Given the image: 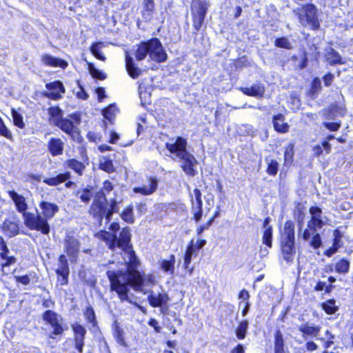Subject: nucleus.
<instances>
[{
    "label": "nucleus",
    "instance_id": "f257e3e1",
    "mask_svg": "<svg viewBox=\"0 0 353 353\" xmlns=\"http://www.w3.org/2000/svg\"><path fill=\"white\" fill-rule=\"evenodd\" d=\"M100 239L106 242L108 248L113 252H119L122 256L123 262L125 265L124 271L115 272L108 270L107 276L110 281L111 290L117 292L119 297L122 300H128L126 290L127 284H131L137 290H141V278L137 270L139 264V260L132 250L130 243L131 234L129 228H124L118 237L114 233L101 231L97 234Z\"/></svg>",
    "mask_w": 353,
    "mask_h": 353
},
{
    "label": "nucleus",
    "instance_id": "f03ea898",
    "mask_svg": "<svg viewBox=\"0 0 353 353\" xmlns=\"http://www.w3.org/2000/svg\"><path fill=\"white\" fill-rule=\"evenodd\" d=\"M8 194L14 201L17 211L22 214L24 224L27 228L32 230L40 231L43 234H48L50 225L47 224L44 219L41 218V214H37L26 212L28 204L23 196L19 194L14 190H9Z\"/></svg>",
    "mask_w": 353,
    "mask_h": 353
},
{
    "label": "nucleus",
    "instance_id": "7ed1b4c3",
    "mask_svg": "<svg viewBox=\"0 0 353 353\" xmlns=\"http://www.w3.org/2000/svg\"><path fill=\"white\" fill-rule=\"evenodd\" d=\"M187 141L184 138L179 137L173 138L165 143L166 149L173 154L172 159L176 158L182 160L181 168L189 176H194L196 174L194 166L197 163L196 159L186 149Z\"/></svg>",
    "mask_w": 353,
    "mask_h": 353
},
{
    "label": "nucleus",
    "instance_id": "20e7f679",
    "mask_svg": "<svg viewBox=\"0 0 353 353\" xmlns=\"http://www.w3.org/2000/svg\"><path fill=\"white\" fill-rule=\"evenodd\" d=\"M134 55L137 61L143 60L147 55L151 60L159 63L165 61L167 59V54L161 43L156 38L141 42L138 45Z\"/></svg>",
    "mask_w": 353,
    "mask_h": 353
},
{
    "label": "nucleus",
    "instance_id": "39448f33",
    "mask_svg": "<svg viewBox=\"0 0 353 353\" xmlns=\"http://www.w3.org/2000/svg\"><path fill=\"white\" fill-rule=\"evenodd\" d=\"M327 223V219L323 216L322 210L318 207L310 208V231L314 230V231L311 233L312 240H310V245L314 248H318L321 247L322 242L321 238V234L316 232L317 229H321L323 225Z\"/></svg>",
    "mask_w": 353,
    "mask_h": 353
},
{
    "label": "nucleus",
    "instance_id": "423d86ee",
    "mask_svg": "<svg viewBox=\"0 0 353 353\" xmlns=\"http://www.w3.org/2000/svg\"><path fill=\"white\" fill-rule=\"evenodd\" d=\"M139 276H140V278H141V283H140V286H141V290H136L134 286L131 284H127V286H128V290H126V294H127V296H128V300H125L126 301H128L130 303H132V301L130 300V299L129 298V296H128V292H129V288L130 287H132L135 291H137V292H143V294H147V293H150V294L148 295V301L150 303V305L153 307H161L163 306V305L166 304L168 301H169V297H168V295L166 294V293H160V292H158V293H156L153 291H147V290H145L143 289V285H144V283H145V281L143 279V277L141 276V273L139 272ZM121 301H124L125 300H122L121 298H120Z\"/></svg>",
    "mask_w": 353,
    "mask_h": 353
},
{
    "label": "nucleus",
    "instance_id": "0eeeda50",
    "mask_svg": "<svg viewBox=\"0 0 353 353\" xmlns=\"http://www.w3.org/2000/svg\"><path fill=\"white\" fill-rule=\"evenodd\" d=\"M306 202L298 203L294 212L298 223L299 238H302L304 241L309 239V220L306 217Z\"/></svg>",
    "mask_w": 353,
    "mask_h": 353
},
{
    "label": "nucleus",
    "instance_id": "6e6552de",
    "mask_svg": "<svg viewBox=\"0 0 353 353\" xmlns=\"http://www.w3.org/2000/svg\"><path fill=\"white\" fill-rule=\"evenodd\" d=\"M209 1L207 0H192L191 10L193 19V26L196 31L201 28L206 15Z\"/></svg>",
    "mask_w": 353,
    "mask_h": 353
},
{
    "label": "nucleus",
    "instance_id": "1a4fd4ad",
    "mask_svg": "<svg viewBox=\"0 0 353 353\" xmlns=\"http://www.w3.org/2000/svg\"><path fill=\"white\" fill-rule=\"evenodd\" d=\"M90 212L99 223L103 217L108 220V201L103 192L97 193Z\"/></svg>",
    "mask_w": 353,
    "mask_h": 353
},
{
    "label": "nucleus",
    "instance_id": "9d476101",
    "mask_svg": "<svg viewBox=\"0 0 353 353\" xmlns=\"http://www.w3.org/2000/svg\"><path fill=\"white\" fill-rule=\"evenodd\" d=\"M80 242L79 239L70 234H66L64 239V251L71 261H76L79 256Z\"/></svg>",
    "mask_w": 353,
    "mask_h": 353
},
{
    "label": "nucleus",
    "instance_id": "9b49d317",
    "mask_svg": "<svg viewBox=\"0 0 353 353\" xmlns=\"http://www.w3.org/2000/svg\"><path fill=\"white\" fill-rule=\"evenodd\" d=\"M50 92H44L43 96L52 100H59L62 98V94L65 92V89L60 81H55L46 85Z\"/></svg>",
    "mask_w": 353,
    "mask_h": 353
},
{
    "label": "nucleus",
    "instance_id": "f8f14e48",
    "mask_svg": "<svg viewBox=\"0 0 353 353\" xmlns=\"http://www.w3.org/2000/svg\"><path fill=\"white\" fill-rule=\"evenodd\" d=\"M43 319L54 328L52 334L59 335L62 334L63 329L61 325L59 324L57 314L54 312L46 310L43 314Z\"/></svg>",
    "mask_w": 353,
    "mask_h": 353
},
{
    "label": "nucleus",
    "instance_id": "ddd939ff",
    "mask_svg": "<svg viewBox=\"0 0 353 353\" xmlns=\"http://www.w3.org/2000/svg\"><path fill=\"white\" fill-rule=\"evenodd\" d=\"M72 329L74 334L75 347L79 353H82L86 330L81 325L77 323L72 325Z\"/></svg>",
    "mask_w": 353,
    "mask_h": 353
},
{
    "label": "nucleus",
    "instance_id": "4468645a",
    "mask_svg": "<svg viewBox=\"0 0 353 353\" xmlns=\"http://www.w3.org/2000/svg\"><path fill=\"white\" fill-rule=\"evenodd\" d=\"M39 207L42 210L43 214V216L41 215V218L44 219L47 224H48V219H50L54 217L59 209L57 204L46 201H41Z\"/></svg>",
    "mask_w": 353,
    "mask_h": 353
},
{
    "label": "nucleus",
    "instance_id": "2eb2a0df",
    "mask_svg": "<svg viewBox=\"0 0 353 353\" xmlns=\"http://www.w3.org/2000/svg\"><path fill=\"white\" fill-rule=\"evenodd\" d=\"M281 251L283 257L286 261H292L295 254L294 240L282 239Z\"/></svg>",
    "mask_w": 353,
    "mask_h": 353
},
{
    "label": "nucleus",
    "instance_id": "dca6fc26",
    "mask_svg": "<svg viewBox=\"0 0 353 353\" xmlns=\"http://www.w3.org/2000/svg\"><path fill=\"white\" fill-rule=\"evenodd\" d=\"M324 334L325 337L316 338V342L310 341V350H316L320 347H322L323 349H326L333 344V341L332 340L333 336L327 330H325L324 331Z\"/></svg>",
    "mask_w": 353,
    "mask_h": 353
},
{
    "label": "nucleus",
    "instance_id": "f3484780",
    "mask_svg": "<svg viewBox=\"0 0 353 353\" xmlns=\"http://www.w3.org/2000/svg\"><path fill=\"white\" fill-rule=\"evenodd\" d=\"M239 90L245 95L254 97L256 98H261L263 96L265 92V88L262 84L255 83L251 87H241Z\"/></svg>",
    "mask_w": 353,
    "mask_h": 353
},
{
    "label": "nucleus",
    "instance_id": "a211bd4d",
    "mask_svg": "<svg viewBox=\"0 0 353 353\" xmlns=\"http://www.w3.org/2000/svg\"><path fill=\"white\" fill-rule=\"evenodd\" d=\"M285 120V116L282 114H278L273 117L272 124L276 132L286 133L289 131L290 125Z\"/></svg>",
    "mask_w": 353,
    "mask_h": 353
},
{
    "label": "nucleus",
    "instance_id": "6ab92c4d",
    "mask_svg": "<svg viewBox=\"0 0 353 353\" xmlns=\"http://www.w3.org/2000/svg\"><path fill=\"white\" fill-rule=\"evenodd\" d=\"M63 145L61 139L52 137L48 142V150L53 157L61 155L63 152Z\"/></svg>",
    "mask_w": 353,
    "mask_h": 353
},
{
    "label": "nucleus",
    "instance_id": "aec40b11",
    "mask_svg": "<svg viewBox=\"0 0 353 353\" xmlns=\"http://www.w3.org/2000/svg\"><path fill=\"white\" fill-rule=\"evenodd\" d=\"M157 180L156 179L151 178L148 184H145L142 187L134 188L133 190L136 193H140L143 195H150L157 190Z\"/></svg>",
    "mask_w": 353,
    "mask_h": 353
},
{
    "label": "nucleus",
    "instance_id": "412c9836",
    "mask_svg": "<svg viewBox=\"0 0 353 353\" xmlns=\"http://www.w3.org/2000/svg\"><path fill=\"white\" fill-rule=\"evenodd\" d=\"M157 180L156 179L151 178L148 184H145L142 187L134 188L133 190L136 193H140L143 195H150L157 190Z\"/></svg>",
    "mask_w": 353,
    "mask_h": 353
},
{
    "label": "nucleus",
    "instance_id": "4be33fe9",
    "mask_svg": "<svg viewBox=\"0 0 353 353\" xmlns=\"http://www.w3.org/2000/svg\"><path fill=\"white\" fill-rule=\"evenodd\" d=\"M50 115V123L57 126L64 119L63 110L59 106L50 107L48 110Z\"/></svg>",
    "mask_w": 353,
    "mask_h": 353
},
{
    "label": "nucleus",
    "instance_id": "5701e85b",
    "mask_svg": "<svg viewBox=\"0 0 353 353\" xmlns=\"http://www.w3.org/2000/svg\"><path fill=\"white\" fill-rule=\"evenodd\" d=\"M125 67L128 74L133 79L138 78L141 74V70L136 66L133 58L128 54L125 55Z\"/></svg>",
    "mask_w": 353,
    "mask_h": 353
},
{
    "label": "nucleus",
    "instance_id": "b1692460",
    "mask_svg": "<svg viewBox=\"0 0 353 353\" xmlns=\"http://www.w3.org/2000/svg\"><path fill=\"white\" fill-rule=\"evenodd\" d=\"M270 217H266L263 221L264 232L263 234V243L268 248H272V228L270 225Z\"/></svg>",
    "mask_w": 353,
    "mask_h": 353
},
{
    "label": "nucleus",
    "instance_id": "393cba45",
    "mask_svg": "<svg viewBox=\"0 0 353 353\" xmlns=\"http://www.w3.org/2000/svg\"><path fill=\"white\" fill-rule=\"evenodd\" d=\"M57 127L59 128L62 131L72 137H74L78 130L72 121L67 118H64Z\"/></svg>",
    "mask_w": 353,
    "mask_h": 353
},
{
    "label": "nucleus",
    "instance_id": "a878e982",
    "mask_svg": "<svg viewBox=\"0 0 353 353\" xmlns=\"http://www.w3.org/2000/svg\"><path fill=\"white\" fill-rule=\"evenodd\" d=\"M1 230L9 236H14L18 234L19 228L16 222L6 219L1 225Z\"/></svg>",
    "mask_w": 353,
    "mask_h": 353
},
{
    "label": "nucleus",
    "instance_id": "bb28decb",
    "mask_svg": "<svg viewBox=\"0 0 353 353\" xmlns=\"http://www.w3.org/2000/svg\"><path fill=\"white\" fill-rule=\"evenodd\" d=\"M70 178V174L69 172H65L63 174H59L54 177L46 178L43 180V183L48 185L55 186L63 182H65Z\"/></svg>",
    "mask_w": 353,
    "mask_h": 353
},
{
    "label": "nucleus",
    "instance_id": "cd10ccee",
    "mask_svg": "<svg viewBox=\"0 0 353 353\" xmlns=\"http://www.w3.org/2000/svg\"><path fill=\"white\" fill-rule=\"evenodd\" d=\"M42 61L48 65L50 66H59L62 68H65L68 64L65 61L55 58L48 54H45L42 57Z\"/></svg>",
    "mask_w": 353,
    "mask_h": 353
},
{
    "label": "nucleus",
    "instance_id": "c85d7f7f",
    "mask_svg": "<svg viewBox=\"0 0 353 353\" xmlns=\"http://www.w3.org/2000/svg\"><path fill=\"white\" fill-rule=\"evenodd\" d=\"M56 273L57 274H69L70 273L68 260L63 254L59 257V263L56 269Z\"/></svg>",
    "mask_w": 353,
    "mask_h": 353
},
{
    "label": "nucleus",
    "instance_id": "c756f323",
    "mask_svg": "<svg viewBox=\"0 0 353 353\" xmlns=\"http://www.w3.org/2000/svg\"><path fill=\"white\" fill-rule=\"evenodd\" d=\"M282 239L294 240V226L293 222L290 221L285 222Z\"/></svg>",
    "mask_w": 353,
    "mask_h": 353
},
{
    "label": "nucleus",
    "instance_id": "7c9ffc66",
    "mask_svg": "<svg viewBox=\"0 0 353 353\" xmlns=\"http://www.w3.org/2000/svg\"><path fill=\"white\" fill-rule=\"evenodd\" d=\"M143 17L146 21H150L152 19L154 8V0H143Z\"/></svg>",
    "mask_w": 353,
    "mask_h": 353
},
{
    "label": "nucleus",
    "instance_id": "2f4dec72",
    "mask_svg": "<svg viewBox=\"0 0 353 353\" xmlns=\"http://www.w3.org/2000/svg\"><path fill=\"white\" fill-rule=\"evenodd\" d=\"M309 336V326L307 324L301 325L296 330L295 339L296 341L302 343L305 341Z\"/></svg>",
    "mask_w": 353,
    "mask_h": 353
},
{
    "label": "nucleus",
    "instance_id": "473e14b6",
    "mask_svg": "<svg viewBox=\"0 0 353 353\" xmlns=\"http://www.w3.org/2000/svg\"><path fill=\"white\" fill-rule=\"evenodd\" d=\"M174 264L175 256L174 255H171L168 260H163L161 262V268L163 271L173 274L174 271Z\"/></svg>",
    "mask_w": 353,
    "mask_h": 353
},
{
    "label": "nucleus",
    "instance_id": "72a5a7b5",
    "mask_svg": "<svg viewBox=\"0 0 353 353\" xmlns=\"http://www.w3.org/2000/svg\"><path fill=\"white\" fill-rule=\"evenodd\" d=\"M327 59L330 65H334L335 64H343L345 62L342 61V58L339 53L333 49H330V52L327 54Z\"/></svg>",
    "mask_w": 353,
    "mask_h": 353
},
{
    "label": "nucleus",
    "instance_id": "f704fd0d",
    "mask_svg": "<svg viewBox=\"0 0 353 353\" xmlns=\"http://www.w3.org/2000/svg\"><path fill=\"white\" fill-rule=\"evenodd\" d=\"M196 249L192 242L187 248L184 256V267L186 270L189 269V265L191 263L192 256L196 252Z\"/></svg>",
    "mask_w": 353,
    "mask_h": 353
},
{
    "label": "nucleus",
    "instance_id": "c9c22d12",
    "mask_svg": "<svg viewBox=\"0 0 353 353\" xmlns=\"http://www.w3.org/2000/svg\"><path fill=\"white\" fill-rule=\"evenodd\" d=\"M68 166L77 172L79 175H82L85 169V165L80 161L72 159L67 161Z\"/></svg>",
    "mask_w": 353,
    "mask_h": 353
},
{
    "label": "nucleus",
    "instance_id": "e433bc0d",
    "mask_svg": "<svg viewBox=\"0 0 353 353\" xmlns=\"http://www.w3.org/2000/svg\"><path fill=\"white\" fill-rule=\"evenodd\" d=\"M274 352H285L283 334L280 330H277L275 334Z\"/></svg>",
    "mask_w": 353,
    "mask_h": 353
},
{
    "label": "nucleus",
    "instance_id": "4c0bfd02",
    "mask_svg": "<svg viewBox=\"0 0 353 353\" xmlns=\"http://www.w3.org/2000/svg\"><path fill=\"white\" fill-rule=\"evenodd\" d=\"M300 23L303 26L309 24V5L305 4L298 12Z\"/></svg>",
    "mask_w": 353,
    "mask_h": 353
},
{
    "label": "nucleus",
    "instance_id": "58836bf2",
    "mask_svg": "<svg viewBox=\"0 0 353 353\" xmlns=\"http://www.w3.org/2000/svg\"><path fill=\"white\" fill-rule=\"evenodd\" d=\"M265 161L268 165L267 172L270 175H276L279 169V163L270 157L265 158Z\"/></svg>",
    "mask_w": 353,
    "mask_h": 353
},
{
    "label": "nucleus",
    "instance_id": "ea45409f",
    "mask_svg": "<svg viewBox=\"0 0 353 353\" xmlns=\"http://www.w3.org/2000/svg\"><path fill=\"white\" fill-rule=\"evenodd\" d=\"M248 327V322L247 321H241L238 327L236 330V336L240 339H244L247 334V330Z\"/></svg>",
    "mask_w": 353,
    "mask_h": 353
},
{
    "label": "nucleus",
    "instance_id": "a19ab883",
    "mask_svg": "<svg viewBox=\"0 0 353 353\" xmlns=\"http://www.w3.org/2000/svg\"><path fill=\"white\" fill-rule=\"evenodd\" d=\"M310 28L317 29L319 27V23L317 18V10L316 7L310 3Z\"/></svg>",
    "mask_w": 353,
    "mask_h": 353
},
{
    "label": "nucleus",
    "instance_id": "79ce46f5",
    "mask_svg": "<svg viewBox=\"0 0 353 353\" xmlns=\"http://www.w3.org/2000/svg\"><path fill=\"white\" fill-rule=\"evenodd\" d=\"M331 145L328 141H323L322 145H317L313 148V152L316 156H319L323 154V150L327 154L330 152Z\"/></svg>",
    "mask_w": 353,
    "mask_h": 353
},
{
    "label": "nucleus",
    "instance_id": "37998d69",
    "mask_svg": "<svg viewBox=\"0 0 353 353\" xmlns=\"http://www.w3.org/2000/svg\"><path fill=\"white\" fill-rule=\"evenodd\" d=\"M121 218L123 221L127 223H132L134 221V215H133V208L131 205L127 207L122 214H121Z\"/></svg>",
    "mask_w": 353,
    "mask_h": 353
},
{
    "label": "nucleus",
    "instance_id": "c03bdc74",
    "mask_svg": "<svg viewBox=\"0 0 353 353\" xmlns=\"http://www.w3.org/2000/svg\"><path fill=\"white\" fill-rule=\"evenodd\" d=\"M274 45L278 48L290 50L292 48V44L286 37L278 38L274 41Z\"/></svg>",
    "mask_w": 353,
    "mask_h": 353
},
{
    "label": "nucleus",
    "instance_id": "a18cd8bd",
    "mask_svg": "<svg viewBox=\"0 0 353 353\" xmlns=\"http://www.w3.org/2000/svg\"><path fill=\"white\" fill-rule=\"evenodd\" d=\"M350 263L347 260H340L335 266V270L337 272L345 274L349 271Z\"/></svg>",
    "mask_w": 353,
    "mask_h": 353
},
{
    "label": "nucleus",
    "instance_id": "49530a36",
    "mask_svg": "<svg viewBox=\"0 0 353 353\" xmlns=\"http://www.w3.org/2000/svg\"><path fill=\"white\" fill-rule=\"evenodd\" d=\"M12 117L13 119L14 124L19 128H23L25 127V124L23 120V117L21 114H19L14 109H12Z\"/></svg>",
    "mask_w": 353,
    "mask_h": 353
},
{
    "label": "nucleus",
    "instance_id": "de8ad7c7",
    "mask_svg": "<svg viewBox=\"0 0 353 353\" xmlns=\"http://www.w3.org/2000/svg\"><path fill=\"white\" fill-rule=\"evenodd\" d=\"M120 203L121 201H117L116 199L111 201L109 207L108 206V221L111 219L113 213L119 212V208L118 205Z\"/></svg>",
    "mask_w": 353,
    "mask_h": 353
},
{
    "label": "nucleus",
    "instance_id": "09e8293b",
    "mask_svg": "<svg viewBox=\"0 0 353 353\" xmlns=\"http://www.w3.org/2000/svg\"><path fill=\"white\" fill-rule=\"evenodd\" d=\"M117 110V108L115 105H110L106 109L103 110V114L106 119L112 121Z\"/></svg>",
    "mask_w": 353,
    "mask_h": 353
},
{
    "label": "nucleus",
    "instance_id": "8fccbe9b",
    "mask_svg": "<svg viewBox=\"0 0 353 353\" xmlns=\"http://www.w3.org/2000/svg\"><path fill=\"white\" fill-rule=\"evenodd\" d=\"M322 307L327 314H334L336 310L335 301L334 299L328 300L322 304Z\"/></svg>",
    "mask_w": 353,
    "mask_h": 353
},
{
    "label": "nucleus",
    "instance_id": "3c124183",
    "mask_svg": "<svg viewBox=\"0 0 353 353\" xmlns=\"http://www.w3.org/2000/svg\"><path fill=\"white\" fill-rule=\"evenodd\" d=\"M89 72L93 78L98 79L100 80H103L106 78V75L103 72L96 68L92 64L89 65Z\"/></svg>",
    "mask_w": 353,
    "mask_h": 353
},
{
    "label": "nucleus",
    "instance_id": "603ef678",
    "mask_svg": "<svg viewBox=\"0 0 353 353\" xmlns=\"http://www.w3.org/2000/svg\"><path fill=\"white\" fill-rule=\"evenodd\" d=\"M101 44V43H94L90 47V51L92 53V54L101 61H105V56L101 53V52L99 50V46Z\"/></svg>",
    "mask_w": 353,
    "mask_h": 353
},
{
    "label": "nucleus",
    "instance_id": "864d4df0",
    "mask_svg": "<svg viewBox=\"0 0 353 353\" xmlns=\"http://www.w3.org/2000/svg\"><path fill=\"white\" fill-rule=\"evenodd\" d=\"M294 144L290 143L285 148L284 158H285V163L286 164L290 163L292 161V159H293V156H294Z\"/></svg>",
    "mask_w": 353,
    "mask_h": 353
},
{
    "label": "nucleus",
    "instance_id": "5fc2aeb1",
    "mask_svg": "<svg viewBox=\"0 0 353 353\" xmlns=\"http://www.w3.org/2000/svg\"><path fill=\"white\" fill-rule=\"evenodd\" d=\"M0 135L9 140L12 139V134L10 130L6 127L3 119L0 117Z\"/></svg>",
    "mask_w": 353,
    "mask_h": 353
},
{
    "label": "nucleus",
    "instance_id": "6e6d98bb",
    "mask_svg": "<svg viewBox=\"0 0 353 353\" xmlns=\"http://www.w3.org/2000/svg\"><path fill=\"white\" fill-rule=\"evenodd\" d=\"M192 211L194 213V220L198 222L201 220L202 217V205H200V208L199 207V205L197 203H195L194 199H192Z\"/></svg>",
    "mask_w": 353,
    "mask_h": 353
},
{
    "label": "nucleus",
    "instance_id": "4d7b16f0",
    "mask_svg": "<svg viewBox=\"0 0 353 353\" xmlns=\"http://www.w3.org/2000/svg\"><path fill=\"white\" fill-rule=\"evenodd\" d=\"M321 90V81L319 78H315L310 86V97Z\"/></svg>",
    "mask_w": 353,
    "mask_h": 353
},
{
    "label": "nucleus",
    "instance_id": "13d9d810",
    "mask_svg": "<svg viewBox=\"0 0 353 353\" xmlns=\"http://www.w3.org/2000/svg\"><path fill=\"white\" fill-rule=\"evenodd\" d=\"M100 168L101 170L109 173L114 171L113 163L110 160H105L103 162H101L100 164Z\"/></svg>",
    "mask_w": 353,
    "mask_h": 353
},
{
    "label": "nucleus",
    "instance_id": "bf43d9fd",
    "mask_svg": "<svg viewBox=\"0 0 353 353\" xmlns=\"http://www.w3.org/2000/svg\"><path fill=\"white\" fill-rule=\"evenodd\" d=\"M334 238L333 245H334V247H336V248L339 249L341 246V237H342L341 233L338 230H336L334 231Z\"/></svg>",
    "mask_w": 353,
    "mask_h": 353
},
{
    "label": "nucleus",
    "instance_id": "052dcab7",
    "mask_svg": "<svg viewBox=\"0 0 353 353\" xmlns=\"http://www.w3.org/2000/svg\"><path fill=\"white\" fill-rule=\"evenodd\" d=\"M192 199H194L195 203H197L199 207L202 205V200H201V192L199 189H194L193 190V194H192Z\"/></svg>",
    "mask_w": 353,
    "mask_h": 353
},
{
    "label": "nucleus",
    "instance_id": "680f3d73",
    "mask_svg": "<svg viewBox=\"0 0 353 353\" xmlns=\"http://www.w3.org/2000/svg\"><path fill=\"white\" fill-rule=\"evenodd\" d=\"M92 197L91 192L88 190L85 189L82 191V192L80 193L79 198L84 203H88Z\"/></svg>",
    "mask_w": 353,
    "mask_h": 353
},
{
    "label": "nucleus",
    "instance_id": "e2e57ef3",
    "mask_svg": "<svg viewBox=\"0 0 353 353\" xmlns=\"http://www.w3.org/2000/svg\"><path fill=\"white\" fill-rule=\"evenodd\" d=\"M85 316L88 321L93 323L95 321V314L92 307H88L85 312Z\"/></svg>",
    "mask_w": 353,
    "mask_h": 353
},
{
    "label": "nucleus",
    "instance_id": "0e129e2a",
    "mask_svg": "<svg viewBox=\"0 0 353 353\" xmlns=\"http://www.w3.org/2000/svg\"><path fill=\"white\" fill-rule=\"evenodd\" d=\"M325 289V292H329L331 289L330 285H326L325 283L319 281L317 283L316 285L315 286V290L316 291H322Z\"/></svg>",
    "mask_w": 353,
    "mask_h": 353
},
{
    "label": "nucleus",
    "instance_id": "69168bd1",
    "mask_svg": "<svg viewBox=\"0 0 353 353\" xmlns=\"http://www.w3.org/2000/svg\"><path fill=\"white\" fill-rule=\"evenodd\" d=\"M324 125L326 127V128H327L330 131H336L341 127L340 123L327 122L324 123Z\"/></svg>",
    "mask_w": 353,
    "mask_h": 353
},
{
    "label": "nucleus",
    "instance_id": "338daca9",
    "mask_svg": "<svg viewBox=\"0 0 353 353\" xmlns=\"http://www.w3.org/2000/svg\"><path fill=\"white\" fill-rule=\"evenodd\" d=\"M16 281L23 285H28L30 282V278L28 275L25 276H14Z\"/></svg>",
    "mask_w": 353,
    "mask_h": 353
},
{
    "label": "nucleus",
    "instance_id": "774afa93",
    "mask_svg": "<svg viewBox=\"0 0 353 353\" xmlns=\"http://www.w3.org/2000/svg\"><path fill=\"white\" fill-rule=\"evenodd\" d=\"M112 189L113 185L112 183L109 181H105L103 183V190L101 192H103L104 194L105 195V193L110 192L111 190H112Z\"/></svg>",
    "mask_w": 353,
    "mask_h": 353
}]
</instances>
